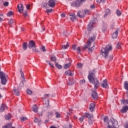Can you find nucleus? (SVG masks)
<instances>
[{
    "label": "nucleus",
    "instance_id": "obj_62",
    "mask_svg": "<svg viewBox=\"0 0 128 128\" xmlns=\"http://www.w3.org/2000/svg\"><path fill=\"white\" fill-rule=\"evenodd\" d=\"M30 4H28L26 6V8L27 10H30Z\"/></svg>",
    "mask_w": 128,
    "mask_h": 128
},
{
    "label": "nucleus",
    "instance_id": "obj_56",
    "mask_svg": "<svg viewBox=\"0 0 128 128\" xmlns=\"http://www.w3.org/2000/svg\"><path fill=\"white\" fill-rule=\"evenodd\" d=\"M92 122H94V121H92V119H89L88 124H92Z\"/></svg>",
    "mask_w": 128,
    "mask_h": 128
},
{
    "label": "nucleus",
    "instance_id": "obj_38",
    "mask_svg": "<svg viewBox=\"0 0 128 128\" xmlns=\"http://www.w3.org/2000/svg\"><path fill=\"white\" fill-rule=\"evenodd\" d=\"M14 92L16 96H20V91L18 90H14Z\"/></svg>",
    "mask_w": 128,
    "mask_h": 128
},
{
    "label": "nucleus",
    "instance_id": "obj_12",
    "mask_svg": "<svg viewBox=\"0 0 128 128\" xmlns=\"http://www.w3.org/2000/svg\"><path fill=\"white\" fill-rule=\"evenodd\" d=\"M102 88H106L108 86V80H103L102 84H101Z\"/></svg>",
    "mask_w": 128,
    "mask_h": 128
},
{
    "label": "nucleus",
    "instance_id": "obj_21",
    "mask_svg": "<svg viewBox=\"0 0 128 128\" xmlns=\"http://www.w3.org/2000/svg\"><path fill=\"white\" fill-rule=\"evenodd\" d=\"M84 116H86V118L89 120H92V114H90L86 113Z\"/></svg>",
    "mask_w": 128,
    "mask_h": 128
},
{
    "label": "nucleus",
    "instance_id": "obj_30",
    "mask_svg": "<svg viewBox=\"0 0 128 128\" xmlns=\"http://www.w3.org/2000/svg\"><path fill=\"white\" fill-rule=\"evenodd\" d=\"M50 96V94H45L44 95V98H42V100H46V98H48Z\"/></svg>",
    "mask_w": 128,
    "mask_h": 128
},
{
    "label": "nucleus",
    "instance_id": "obj_2",
    "mask_svg": "<svg viewBox=\"0 0 128 128\" xmlns=\"http://www.w3.org/2000/svg\"><path fill=\"white\" fill-rule=\"evenodd\" d=\"M112 48L111 44L107 45L106 48H102L101 49V54L102 56H104L105 58H108V52L110 50H112Z\"/></svg>",
    "mask_w": 128,
    "mask_h": 128
},
{
    "label": "nucleus",
    "instance_id": "obj_24",
    "mask_svg": "<svg viewBox=\"0 0 128 128\" xmlns=\"http://www.w3.org/2000/svg\"><path fill=\"white\" fill-rule=\"evenodd\" d=\"M20 73L21 74V79L22 80H24V74L22 70H20Z\"/></svg>",
    "mask_w": 128,
    "mask_h": 128
},
{
    "label": "nucleus",
    "instance_id": "obj_17",
    "mask_svg": "<svg viewBox=\"0 0 128 128\" xmlns=\"http://www.w3.org/2000/svg\"><path fill=\"white\" fill-rule=\"evenodd\" d=\"M38 106L36 104H34L32 106V110L34 112H38Z\"/></svg>",
    "mask_w": 128,
    "mask_h": 128
},
{
    "label": "nucleus",
    "instance_id": "obj_27",
    "mask_svg": "<svg viewBox=\"0 0 128 128\" xmlns=\"http://www.w3.org/2000/svg\"><path fill=\"white\" fill-rule=\"evenodd\" d=\"M12 126V123L10 122L9 124H8L7 125H5L3 126V128H10V127Z\"/></svg>",
    "mask_w": 128,
    "mask_h": 128
},
{
    "label": "nucleus",
    "instance_id": "obj_16",
    "mask_svg": "<svg viewBox=\"0 0 128 128\" xmlns=\"http://www.w3.org/2000/svg\"><path fill=\"white\" fill-rule=\"evenodd\" d=\"M70 18L72 22H74V20L76 18V14L74 13H71L70 14Z\"/></svg>",
    "mask_w": 128,
    "mask_h": 128
},
{
    "label": "nucleus",
    "instance_id": "obj_7",
    "mask_svg": "<svg viewBox=\"0 0 128 128\" xmlns=\"http://www.w3.org/2000/svg\"><path fill=\"white\" fill-rule=\"evenodd\" d=\"M77 16L80 18H84V16H86V12L84 10L78 11V12Z\"/></svg>",
    "mask_w": 128,
    "mask_h": 128
},
{
    "label": "nucleus",
    "instance_id": "obj_59",
    "mask_svg": "<svg viewBox=\"0 0 128 128\" xmlns=\"http://www.w3.org/2000/svg\"><path fill=\"white\" fill-rule=\"evenodd\" d=\"M24 16L26 17L28 16V12L26 11H25L24 13Z\"/></svg>",
    "mask_w": 128,
    "mask_h": 128
},
{
    "label": "nucleus",
    "instance_id": "obj_51",
    "mask_svg": "<svg viewBox=\"0 0 128 128\" xmlns=\"http://www.w3.org/2000/svg\"><path fill=\"white\" fill-rule=\"evenodd\" d=\"M4 6H8V2H6L4 3Z\"/></svg>",
    "mask_w": 128,
    "mask_h": 128
},
{
    "label": "nucleus",
    "instance_id": "obj_34",
    "mask_svg": "<svg viewBox=\"0 0 128 128\" xmlns=\"http://www.w3.org/2000/svg\"><path fill=\"white\" fill-rule=\"evenodd\" d=\"M84 118H86V116H82L81 118H79V120H80V122H84Z\"/></svg>",
    "mask_w": 128,
    "mask_h": 128
},
{
    "label": "nucleus",
    "instance_id": "obj_31",
    "mask_svg": "<svg viewBox=\"0 0 128 128\" xmlns=\"http://www.w3.org/2000/svg\"><path fill=\"white\" fill-rule=\"evenodd\" d=\"M68 46H69L68 42H67L66 45L62 46V48H63V50H66V48H68Z\"/></svg>",
    "mask_w": 128,
    "mask_h": 128
},
{
    "label": "nucleus",
    "instance_id": "obj_4",
    "mask_svg": "<svg viewBox=\"0 0 128 128\" xmlns=\"http://www.w3.org/2000/svg\"><path fill=\"white\" fill-rule=\"evenodd\" d=\"M96 40V36H92L90 38H89L87 42V45H84L83 48V50H84L86 48H88L91 44L92 42H94V41Z\"/></svg>",
    "mask_w": 128,
    "mask_h": 128
},
{
    "label": "nucleus",
    "instance_id": "obj_19",
    "mask_svg": "<svg viewBox=\"0 0 128 128\" xmlns=\"http://www.w3.org/2000/svg\"><path fill=\"white\" fill-rule=\"evenodd\" d=\"M118 29H117V30L112 34V38H118Z\"/></svg>",
    "mask_w": 128,
    "mask_h": 128
},
{
    "label": "nucleus",
    "instance_id": "obj_25",
    "mask_svg": "<svg viewBox=\"0 0 128 128\" xmlns=\"http://www.w3.org/2000/svg\"><path fill=\"white\" fill-rule=\"evenodd\" d=\"M44 106H45V108H48L50 106V100H47L44 104Z\"/></svg>",
    "mask_w": 128,
    "mask_h": 128
},
{
    "label": "nucleus",
    "instance_id": "obj_45",
    "mask_svg": "<svg viewBox=\"0 0 128 128\" xmlns=\"http://www.w3.org/2000/svg\"><path fill=\"white\" fill-rule=\"evenodd\" d=\"M52 12V9H46V12H47V14H50V12Z\"/></svg>",
    "mask_w": 128,
    "mask_h": 128
},
{
    "label": "nucleus",
    "instance_id": "obj_5",
    "mask_svg": "<svg viewBox=\"0 0 128 128\" xmlns=\"http://www.w3.org/2000/svg\"><path fill=\"white\" fill-rule=\"evenodd\" d=\"M83 2H86V0H76L75 2H72V6H75L76 8L80 6V4H82Z\"/></svg>",
    "mask_w": 128,
    "mask_h": 128
},
{
    "label": "nucleus",
    "instance_id": "obj_3",
    "mask_svg": "<svg viewBox=\"0 0 128 128\" xmlns=\"http://www.w3.org/2000/svg\"><path fill=\"white\" fill-rule=\"evenodd\" d=\"M8 75L5 74L4 72H0V78L1 80V84H6L8 80H6V77Z\"/></svg>",
    "mask_w": 128,
    "mask_h": 128
},
{
    "label": "nucleus",
    "instance_id": "obj_43",
    "mask_svg": "<svg viewBox=\"0 0 128 128\" xmlns=\"http://www.w3.org/2000/svg\"><path fill=\"white\" fill-rule=\"evenodd\" d=\"M98 4H100V2H106V0H97Z\"/></svg>",
    "mask_w": 128,
    "mask_h": 128
},
{
    "label": "nucleus",
    "instance_id": "obj_18",
    "mask_svg": "<svg viewBox=\"0 0 128 128\" xmlns=\"http://www.w3.org/2000/svg\"><path fill=\"white\" fill-rule=\"evenodd\" d=\"M128 110V106H126L123 107V108L121 110V112L122 114H124L125 112H126Z\"/></svg>",
    "mask_w": 128,
    "mask_h": 128
},
{
    "label": "nucleus",
    "instance_id": "obj_55",
    "mask_svg": "<svg viewBox=\"0 0 128 128\" xmlns=\"http://www.w3.org/2000/svg\"><path fill=\"white\" fill-rule=\"evenodd\" d=\"M94 50V46H92V48H88V50H90V52H92V50Z\"/></svg>",
    "mask_w": 128,
    "mask_h": 128
},
{
    "label": "nucleus",
    "instance_id": "obj_63",
    "mask_svg": "<svg viewBox=\"0 0 128 128\" xmlns=\"http://www.w3.org/2000/svg\"><path fill=\"white\" fill-rule=\"evenodd\" d=\"M61 16L62 18H66V14H64L62 13L61 14Z\"/></svg>",
    "mask_w": 128,
    "mask_h": 128
},
{
    "label": "nucleus",
    "instance_id": "obj_52",
    "mask_svg": "<svg viewBox=\"0 0 128 128\" xmlns=\"http://www.w3.org/2000/svg\"><path fill=\"white\" fill-rule=\"evenodd\" d=\"M104 122H108V116H105L104 118Z\"/></svg>",
    "mask_w": 128,
    "mask_h": 128
},
{
    "label": "nucleus",
    "instance_id": "obj_49",
    "mask_svg": "<svg viewBox=\"0 0 128 128\" xmlns=\"http://www.w3.org/2000/svg\"><path fill=\"white\" fill-rule=\"evenodd\" d=\"M40 50H42V52H46V47H44V46H43L42 48H40Z\"/></svg>",
    "mask_w": 128,
    "mask_h": 128
},
{
    "label": "nucleus",
    "instance_id": "obj_61",
    "mask_svg": "<svg viewBox=\"0 0 128 128\" xmlns=\"http://www.w3.org/2000/svg\"><path fill=\"white\" fill-rule=\"evenodd\" d=\"M125 128H128V122H126L124 125Z\"/></svg>",
    "mask_w": 128,
    "mask_h": 128
},
{
    "label": "nucleus",
    "instance_id": "obj_10",
    "mask_svg": "<svg viewBox=\"0 0 128 128\" xmlns=\"http://www.w3.org/2000/svg\"><path fill=\"white\" fill-rule=\"evenodd\" d=\"M96 108V104L94 103H91L89 106V110L90 112H94Z\"/></svg>",
    "mask_w": 128,
    "mask_h": 128
},
{
    "label": "nucleus",
    "instance_id": "obj_37",
    "mask_svg": "<svg viewBox=\"0 0 128 128\" xmlns=\"http://www.w3.org/2000/svg\"><path fill=\"white\" fill-rule=\"evenodd\" d=\"M116 14L118 16H122V12L119 10H116Z\"/></svg>",
    "mask_w": 128,
    "mask_h": 128
},
{
    "label": "nucleus",
    "instance_id": "obj_9",
    "mask_svg": "<svg viewBox=\"0 0 128 128\" xmlns=\"http://www.w3.org/2000/svg\"><path fill=\"white\" fill-rule=\"evenodd\" d=\"M94 22H91L88 26L87 30L89 32H90L92 30V26H94Z\"/></svg>",
    "mask_w": 128,
    "mask_h": 128
},
{
    "label": "nucleus",
    "instance_id": "obj_8",
    "mask_svg": "<svg viewBox=\"0 0 128 128\" xmlns=\"http://www.w3.org/2000/svg\"><path fill=\"white\" fill-rule=\"evenodd\" d=\"M36 42L34 40H31L29 42L28 44V48H36Z\"/></svg>",
    "mask_w": 128,
    "mask_h": 128
},
{
    "label": "nucleus",
    "instance_id": "obj_44",
    "mask_svg": "<svg viewBox=\"0 0 128 128\" xmlns=\"http://www.w3.org/2000/svg\"><path fill=\"white\" fill-rule=\"evenodd\" d=\"M14 12H12L10 11L8 13L7 16H12Z\"/></svg>",
    "mask_w": 128,
    "mask_h": 128
},
{
    "label": "nucleus",
    "instance_id": "obj_1",
    "mask_svg": "<svg viewBox=\"0 0 128 128\" xmlns=\"http://www.w3.org/2000/svg\"><path fill=\"white\" fill-rule=\"evenodd\" d=\"M96 76V70H94L92 71H90L88 75V80L90 84H92L94 85V90H98L100 86V81L96 78H94Z\"/></svg>",
    "mask_w": 128,
    "mask_h": 128
},
{
    "label": "nucleus",
    "instance_id": "obj_42",
    "mask_svg": "<svg viewBox=\"0 0 128 128\" xmlns=\"http://www.w3.org/2000/svg\"><path fill=\"white\" fill-rule=\"evenodd\" d=\"M8 24L10 26H12V24H14V20H12V19H10L8 22Z\"/></svg>",
    "mask_w": 128,
    "mask_h": 128
},
{
    "label": "nucleus",
    "instance_id": "obj_14",
    "mask_svg": "<svg viewBox=\"0 0 128 128\" xmlns=\"http://www.w3.org/2000/svg\"><path fill=\"white\" fill-rule=\"evenodd\" d=\"M76 80H74V78H70L69 79L68 84V86H72V84H74Z\"/></svg>",
    "mask_w": 128,
    "mask_h": 128
},
{
    "label": "nucleus",
    "instance_id": "obj_13",
    "mask_svg": "<svg viewBox=\"0 0 128 128\" xmlns=\"http://www.w3.org/2000/svg\"><path fill=\"white\" fill-rule=\"evenodd\" d=\"M92 96L94 98V100H98V93H96V92L93 91L92 92Z\"/></svg>",
    "mask_w": 128,
    "mask_h": 128
},
{
    "label": "nucleus",
    "instance_id": "obj_40",
    "mask_svg": "<svg viewBox=\"0 0 128 128\" xmlns=\"http://www.w3.org/2000/svg\"><path fill=\"white\" fill-rule=\"evenodd\" d=\"M28 120V118L26 117H21L20 118V120L22 122H25V120Z\"/></svg>",
    "mask_w": 128,
    "mask_h": 128
},
{
    "label": "nucleus",
    "instance_id": "obj_36",
    "mask_svg": "<svg viewBox=\"0 0 128 128\" xmlns=\"http://www.w3.org/2000/svg\"><path fill=\"white\" fill-rule=\"evenodd\" d=\"M34 122H38V123L40 122V124H42V120H40L36 118H35L34 120Z\"/></svg>",
    "mask_w": 128,
    "mask_h": 128
},
{
    "label": "nucleus",
    "instance_id": "obj_26",
    "mask_svg": "<svg viewBox=\"0 0 128 128\" xmlns=\"http://www.w3.org/2000/svg\"><path fill=\"white\" fill-rule=\"evenodd\" d=\"M66 76H72V71L70 70H68L65 72Z\"/></svg>",
    "mask_w": 128,
    "mask_h": 128
},
{
    "label": "nucleus",
    "instance_id": "obj_60",
    "mask_svg": "<svg viewBox=\"0 0 128 128\" xmlns=\"http://www.w3.org/2000/svg\"><path fill=\"white\" fill-rule=\"evenodd\" d=\"M86 80H82L80 81V84H84Z\"/></svg>",
    "mask_w": 128,
    "mask_h": 128
},
{
    "label": "nucleus",
    "instance_id": "obj_15",
    "mask_svg": "<svg viewBox=\"0 0 128 128\" xmlns=\"http://www.w3.org/2000/svg\"><path fill=\"white\" fill-rule=\"evenodd\" d=\"M18 10L20 14H22L24 12V6L22 4H20L18 6Z\"/></svg>",
    "mask_w": 128,
    "mask_h": 128
},
{
    "label": "nucleus",
    "instance_id": "obj_22",
    "mask_svg": "<svg viewBox=\"0 0 128 128\" xmlns=\"http://www.w3.org/2000/svg\"><path fill=\"white\" fill-rule=\"evenodd\" d=\"M22 48L24 50H28V43L26 42L23 44Z\"/></svg>",
    "mask_w": 128,
    "mask_h": 128
},
{
    "label": "nucleus",
    "instance_id": "obj_57",
    "mask_svg": "<svg viewBox=\"0 0 128 128\" xmlns=\"http://www.w3.org/2000/svg\"><path fill=\"white\" fill-rule=\"evenodd\" d=\"M4 16V14H0V22H2V20H4L2 18H0V16Z\"/></svg>",
    "mask_w": 128,
    "mask_h": 128
},
{
    "label": "nucleus",
    "instance_id": "obj_11",
    "mask_svg": "<svg viewBox=\"0 0 128 128\" xmlns=\"http://www.w3.org/2000/svg\"><path fill=\"white\" fill-rule=\"evenodd\" d=\"M6 109H8V107L6 106V104H2L0 108V112H4Z\"/></svg>",
    "mask_w": 128,
    "mask_h": 128
},
{
    "label": "nucleus",
    "instance_id": "obj_46",
    "mask_svg": "<svg viewBox=\"0 0 128 128\" xmlns=\"http://www.w3.org/2000/svg\"><path fill=\"white\" fill-rule=\"evenodd\" d=\"M27 94H32V90H27Z\"/></svg>",
    "mask_w": 128,
    "mask_h": 128
},
{
    "label": "nucleus",
    "instance_id": "obj_39",
    "mask_svg": "<svg viewBox=\"0 0 128 128\" xmlns=\"http://www.w3.org/2000/svg\"><path fill=\"white\" fill-rule=\"evenodd\" d=\"M50 60L52 62H56V57H51L50 58Z\"/></svg>",
    "mask_w": 128,
    "mask_h": 128
},
{
    "label": "nucleus",
    "instance_id": "obj_23",
    "mask_svg": "<svg viewBox=\"0 0 128 128\" xmlns=\"http://www.w3.org/2000/svg\"><path fill=\"white\" fill-rule=\"evenodd\" d=\"M55 66L56 68L58 70H62V65L60 64H58V63L57 62H55Z\"/></svg>",
    "mask_w": 128,
    "mask_h": 128
},
{
    "label": "nucleus",
    "instance_id": "obj_58",
    "mask_svg": "<svg viewBox=\"0 0 128 128\" xmlns=\"http://www.w3.org/2000/svg\"><path fill=\"white\" fill-rule=\"evenodd\" d=\"M78 66V68H82V64H80V63H78V64H77Z\"/></svg>",
    "mask_w": 128,
    "mask_h": 128
},
{
    "label": "nucleus",
    "instance_id": "obj_53",
    "mask_svg": "<svg viewBox=\"0 0 128 128\" xmlns=\"http://www.w3.org/2000/svg\"><path fill=\"white\" fill-rule=\"evenodd\" d=\"M72 48L73 50H76V45L72 46Z\"/></svg>",
    "mask_w": 128,
    "mask_h": 128
},
{
    "label": "nucleus",
    "instance_id": "obj_48",
    "mask_svg": "<svg viewBox=\"0 0 128 128\" xmlns=\"http://www.w3.org/2000/svg\"><path fill=\"white\" fill-rule=\"evenodd\" d=\"M85 12V14H90V11L88 10H84Z\"/></svg>",
    "mask_w": 128,
    "mask_h": 128
},
{
    "label": "nucleus",
    "instance_id": "obj_32",
    "mask_svg": "<svg viewBox=\"0 0 128 128\" xmlns=\"http://www.w3.org/2000/svg\"><path fill=\"white\" fill-rule=\"evenodd\" d=\"M54 114V112L52 111H50L48 112V116L50 118V116H52Z\"/></svg>",
    "mask_w": 128,
    "mask_h": 128
},
{
    "label": "nucleus",
    "instance_id": "obj_50",
    "mask_svg": "<svg viewBox=\"0 0 128 128\" xmlns=\"http://www.w3.org/2000/svg\"><path fill=\"white\" fill-rule=\"evenodd\" d=\"M117 48H118V50H120V48H122V46H120V42H118L117 43Z\"/></svg>",
    "mask_w": 128,
    "mask_h": 128
},
{
    "label": "nucleus",
    "instance_id": "obj_47",
    "mask_svg": "<svg viewBox=\"0 0 128 128\" xmlns=\"http://www.w3.org/2000/svg\"><path fill=\"white\" fill-rule=\"evenodd\" d=\"M76 52L78 54H80V47L78 46L77 48Z\"/></svg>",
    "mask_w": 128,
    "mask_h": 128
},
{
    "label": "nucleus",
    "instance_id": "obj_20",
    "mask_svg": "<svg viewBox=\"0 0 128 128\" xmlns=\"http://www.w3.org/2000/svg\"><path fill=\"white\" fill-rule=\"evenodd\" d=\"M12 119V114L8 113L7 115L5 116L6 120H10Z\"/></svg>",
    "mask_w": 128,
    "mask_h": 128
},
{
    "label": "nucleus",
    "instance_id": "obj_33",
    "mask_svg": "<svg viewBox=\"0 0 128 128\" xmlns=\"http://www.w3.org/2000/svg\"><path fill=\"white\" fill-rule=\"evenodd\" d=\"M55 114H56V118H60V114L58 112H56L55 113Z\"/></svg>",
    "mask_w": 128,
    "mask_h": 128
},
{
    "label": "nucleus",
    "instance_id": "obj_54",
    "mask_svg": "<svg viewBox=\"0 0 128 128\" xmlns=\"http://www.w3.org/2000/svg\"><path fill=\"white\" fill-rule=\"evenodd\" d=\"M48 6V3H46L45 4H43L42 5V7L44 8H46V6Z\"/></svg>",
    "mask_w": 128,
    "mask_h": 128
},
{
    "label": "nucleus",
    "instance_id": "obj_64",
    "mask_svg": "<svg viewBox=\"0 0 128 128\" xmlns=\"http://www.w3.org/2000/svg\"><path fill=\"white\" fill-rule=\"evenodd\" d=\"M95 8L94 4H93L90 6V8Z\"/></svg>",
    "mask_w": 128,
    "mask_h": 128
},
{
    "label": "nucleus",
    "instance_id": "obj_29",
    "mask_svg": "<svg viewBox=\"0 0 128 128\" xmlns=\"http://www.w3.org/2000/svg\"><path fill=\"white\" fill-rule=\"evenodd\" d=\"M70 63L69 62V63L68 64H65L64 65V68L65 70H66V69L68 68H70Z\"/></svg>",
    "mask_w": 128,
    "mask_h": 128
},
{
    "label": "nucleus",
    "instance_id": "obj_6",
    "mask_svg": "<svg viewBox=\"0 0 128 128\" xmlns=\"http://www.w3.org/2000/svg\"><path fill=\"white\" fill-rule=\"evenodd\" d=\"M48 6L54 8L56 6V0H49L47 3Z\"/></svg>",
    "mask_w": 128,
    "mask_h": 128
},
{
    "label": "nucleus",
    "instance_id": "obj_35",
    "mask_svg": "<svg viewBox=\"0 0 128 128\" xmlns=\"http://www.w3.org/2000/svg\"><path fill=\"white\" fill-rule=\"evenodd\" d=\"M32 50V51L34 52H40L38 51V50L36 48V47H33Z\"/></svg>",
    "mask_w": 128,
    "mask_h": 128
},
{
    "label": "nucleus",
    "instance_id": "obj_28",
    "mask_svg": "<svg viewBox=\"0 0 128 128\" xmlns=\"http://www.w3.org/2000/svg\"><path fill=\"white\" fill-rule=\"evenodd\" d=\"M124 88L125 90H128V82L126 81L124 82Z\"/></svg>",
    "mask_w": 128,
    "mask_h": 128
},
{
    "label": "nucleus",
    "instance_id": "obj_41",
    "mask_svg": "<svg viewBox=\"0 0 128 128\" xmlns=\"http://www.w3.org/2000/svg\"><path fill=\"white\" fill-rule=\"evenodd\" d=\"M122 104H128V100H122Z\"/></svg>",
    "mask_w": 128,
    "mask_h": 128
}]
</instances>
